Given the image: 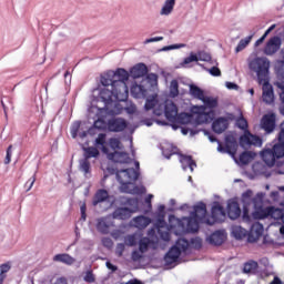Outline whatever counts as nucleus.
Wrapping results in <instances>:
<instances>
[{
	"label": "nucleus",
	"mask_w": 284,
	"mask_h": 284,
	"mask_svg": "<svg viewBox=\"0 0 284 284\" xmlns=\"http://www.w3.org/2000/svg\"><path fill=\"white\" fill-rule=\"evenodd\" d=\"M281 45H283L281 37L274 36L266 42L263 52L266 57H273V54L281 50Z\"/></svg>",
	"instance_id": "nucleus-10"
},
{
	"label": "nucleus",
	"mask_w": 284,
	"mask_h": 284,
	"mask_svg": "<svg viewBox=\"0 0 284 284\" xmlns=\"http://www.w3.org/2000/svg\"><path fill=\"white\" fill-rule=\"evenodd\" d=\"M240 145L242 148H247V145H255L256 148H261V145H263V140L258 135H254L250 133V131H246L240 138Z\"/></svg>",
	"instance_id": "nucleus-12"
},
{
	"label": "nucleus",
	"mask_w": 284,
	"mask_h": 284,
	"mask_svg": "<svg viewBox=\"0 0 284 284\" xmlns=\"http://www.w3.org/2000/svg\"><path fill=\"white\" fill-rule=\"evenodd\" d=\"M193 212L191 213V216L193 219H196L200 223H206L207 225H212L207 216V206L205 203L200 202L197 205L193 207Z\"/></svg>",
	"instance_id": "nucleus-11"
},
{
	"label": "nucleus",
	"mask_w": 284,
	"mask_h": 284,
	"mask_svg": "<svg viewBox=\"0 0 284 284\" xmlns=\"http://www.w3.org/2000/svg\"><path fill=\"white\" fill-rule=\"evenodd\" d=\"M110 227H114V222L109 217H101L98 220L97 230L100 234H110Z\"/></svg>",
	"instance_id": "nucleus-21"
},
{
	"label": "nucleus",
	"mask_w": 284,
	"mask_h": 284,
	"mask_svg": "<svg viewBox=\"0 0 284 284\" xmlns=\"http://www.w3.org/2000/svg\"><path fill=\"white\" fill-rule=\"evenodd\" d=\"M125 205L130 207H118L112 213V217L116 219L118 221H128V219L132 217L134 212L139 211V200L135 197H129L125 201Z\"/></svg>",
	"instance_id": "nucleus-6"
},
{
	"label": "nucleus",
	"mask_w": 284,
	"mask_h": 284,
	"mask_svg": "<svg viewBox=\"0 0 284 284\" xmlns=\"http://www.w3.org/2000/svg\"><path fill=\"white\" fill-rule=\"evenodd\" d=\"M262 160L268 168H274L278 159L284 156V122L281 124V132L278 134V142L271 149L266 148L261 152Z\"/></svg>",
	"instance_id": "nucleus-2"
},
{
	"label": "nucleus",
	"mask_w": 284,
	"mask_h": 284,
	"mask_svg": "<svg viewBox=\"0 0 284 284\" xmlns=\"http://www.w3.org/2000/svg\"><path fill=\"white\" fill-rule=\"evenodd\" d=\"M53 261L55 263H63L64 265H74V263H77V258L72 257L68 253H60L54 255Z\"/></svg>",
	"instance_id": "nucleus-29"
},
{
	"label": "nucleus",
	"mask_w": 284,
	"mask_h": 284,
	"mask_svg": "<svg viewBox=\"0 0 284 284\" xmlns=\"http://www.w3.org/2000/svg\"><path fill=\"white\" fill-rule=\"evenodd\" d=\"M230 128V122L227 121V118H217L212 123V130L215 132V134H223L225 130Z\"/></svg>",
	"instance_id": "nucleus-22"
},
{
	"label": "nucleus",
	"mask_w": 284,
	"mask_h": 284,
	"mask_svg": "<svg viewBox=\"0 0 284 284\" xmlns=\"http://www.w3.org/2000/svg\"><path fill=\"white\" fill-rule=\"evenodd\" d=\"M232 235L237 241H241V239H245V236H247V231L242 226L235 225L232 227Z\"/></svg>",
	"instance_id": "nucleus-42"
},
{
	"label": "nucleus",
	"mask_w": 284,
	"mask_h": 284,
	"mask_svg": "<svg viewBox=\"0 0 284 284\" xmlns=\"http://www.w3.org/2000/svg\"><path fill=\"white\" fill-rule=\"evenodd\" d=\"M264 227L263 224L256 222L251 226V235L248 236L250 243L258 241L260 236H263Z\"/></svg>",
	"instance_id": "nucleus-26"
},
{
	"label": "nucleus",
	"mask_w": 284,
	"mask_h": 284,
	"mask_svg": "<svg viewBox=\"0 0 284 284\" xmlns=\"http://www.w3.org/2000/svg\"><path fill=\"white\" fill-rule=\"evenodd\" d=\"M199 220L191 216V217H183L182 222V233H187V232H199Z\"/></svg>",
	"instance_id": "nucleus-16"
},
{
	"label": "nucleus",
	"mask_w": 284,
	"mask_h": 284,
	"mask_svg": "<svg viewBox=\"0 0 284 284\" xmlns=\"http://www.w3.org/2000/svg\"><path fill=\"white\" fill-rule=\"evenodd\" d=\"M128 128V122L123 118L111 119L108 122L109 132H123Z\"/></svg>",
	"instance_id": "nucleus-18"
},
{
	"label": "nucleus",
	"mask_w": 284,
	"mask_h": 284,
	"mask_svg": "<svg viewBox=\"0 0 284 284\" xmlns=\"http://www.w3.org/2000/svg\"><path fill=\"white\" fill-rule=\"evenodd\" d=\"M131 94L134 99H143V97L148 94V90H145V87L141 84H133L131 87Z\"/></svg>",
	"instance_id": "nucleus-37"
},
{
	"label": "nucleus",
	"mask_w": 284,
	"mask_h": 284,
	"mask_svg": "<svg viewBox=\"0 0 284 284\" xmlns=\"http://www.w3.org/2000/svg\"><path fill=\"white\" fill-rule=\"evenodd\" d=\"M191 121H194V114L178 113L175 115V120H172L171 123H178V125H187Z\"/></svg>",
	"instance_id": "nucleus-32"
},
{
	"label": "nucleus",
	"mask_w": 284,
	"mask_h": 284,
	"mask_svg": "<svg viewBox=\"0 0 284 284\" xmlns=\"http://www.w3.org/2000/svg\"><path fill=\"white\" fill-rule=\"evenodd\" d=\"M193 119L197 125H203V123L210 122V113L205 112V106H194L192 109Z\"/></svg>",
	"instance_id": "nucleus-15"
},
{
	"label": "nucleus",
	"mask_w": 284,
	"mask_h": 284,
	"mask_svg": "<svg viewBox=\"0 0 284 284\" xmlns=\"http://www.w3.org/2000/svg\"><path fill=\"white\" fill-rule=\"evenodd\" d=\"M116 179L120 183V190L121 192H125L126 194H130L132 192V189H130V185L134 183L139 179V171L134 169H124L116 172Z\"/></svg>",
	"instance_id": "nucleus-5"
},
{
	"label": "nucleus",
	"mask_w": 284,
	"mask_h": 284,
	"mask_svg": "<svg viewBox=\"0 0 284 284\" xmlns=\"http://www.w3.org/2000/svg\"><path fill=\"white\" fill-rule=\"evenodd\" d=\"M131 258L134 262L141 261L143 258V253H141V251L135 250L131 253Z\"/></svg>",
	"instance_id": "nucleus-62"
},
{
	"label": "nucleus",
	"mask_w": 284,
	"mask_h": 284,
	"mask_svg": "<svg viewBox=\"0 0 284 284\" xmlns=\"http://www.w3.org/2000/svg\"><path fill=\"white\" fill-rule=\"evenodd\" d=\"M195 54H196L197 61H205V62L212 61V55L205 51H199Z\"/></svg>",
	"instance_id": "nucleus-52"
},
{
	"label": "nucleus",
	"mask_w": 284,
	"mask_h": 284,
	"mask_svg": "<svg viewBox=\"0 0 284 284\" xmlns=\"http://www.w3.org/2000/svg\"><path fill=\"white\" fill-rule=\"evenodd\" d=\"M261 128L266 134H272L276 128V115L274 113L264 115L261 120Z\"/></svg>",
	"instance_id": "nucleus-14"
},
{
	"label": "nucleus",
	"mask_w": 284,
	"mask_h": 284,
	"mask_svg": "<svg viewBox=\"0 0 284 284\" xmlns=\"http://www.w3.org/2000/svg\"><path fill=\"white\" fill-rule=\"evenodd\" d=\"M212 222L211 225L214 223H223L225 221V209L219 202H214L212 210H211Z\"/></svg>",
	"instance_id": "nucleus-13"
},
{
	"label": "nucleus",
	"mask_w": 284,
	"mask_h": 284,
	"mask_svg": "<svg viewBox=\"0 0 284 284\" xmlns=\"http://www.w3.org/2000/svg\"><path fill=\"white\" fill-rule=\"evenodd\" d=\"M150 245H154V242H152V240H150V237H142L139 241V252L141 254H145V252H148V250H150Z\"/></svg>",
	"instance_id": "nucleus-40"
},
{
	"label": "nucleus",
	"mask_w": 284,
	"mask_h": 284,
	"mask_svg": "<svg viewBox=\"0 0 284 284\" xmlns=\"http://www.w3.org/2000/svg\"><path fill=\"white\" fill-rule=\"evenodd\" d=\"M206 72H209V74H211V77H221V69H219V67H213L211 69H205Z\"/></svg>",
	"instance_id": "nucleus-61"
},
{
	"label": "nucleus",
	"mask_w": 284,
	"mask_h": 284,
	"mask_svg": "<svg viewBox=\"0 0 284 284\" xmlns=\"http://www.w3.org/2000/svg\"><path fill=\"white\" fill-rule=\"evenodd\" d=\"M258 270V262L256 261H248L244 264L243 273L244 274H254Z\"/></svg>",
	"instance_id": "nucleus-43"
},
{
	"label": "nucleus",
	"mask_w": 284,
	"mask_h": 284,
	"mask_svg": "<svg viewBox=\"0 0 284 284\" xmlns=\"http://www.w3.org/2000/svg\"><path fill=\"white\" fill-rule=\"evenodd\" d=\"M81 128V122L77 121L71 125V136L72 139H77L79 136V130Z\"/></svg>",
	"instance_id": "nucleus-54"
},
{
	"label": "nucleus",
	"mask_w": 284,
	"mask_h": 284,
	"mask_svg": "<svg viewBox=\"0 0 284 284\" xmlns=\"http://www.w3.org/2000/svg\"><path fill=\"white\" fill-rule=\"evenodd\" d=\"M248 68L256 73L260 83L267 81L270 77V60L267 58H254L248 62Z\"/></svg>",
	"instance_id": "nucleus-4"
},
{
	"label": "nucleus",
	"mask_w": 284,
	"mask_h": 284,
	"mask_svg": "<svg viewBox=\"0 0 284 284\" xmlns=\"http://www.w3.org/2000/svg\"><path fill=\"white\" fill-rule=\"evenodd\" d=\"M237 148L239 143L236 142V138H234V135L225 136V146H223L221 142H217V152H221V154H230L231 156H234Z\"/></svg>",
	"instance_id": "nucleus-8"
},
{
	"label": "nucleus",
	"mask_w": 284,
	"mask_h": 284,
	"mask_svg": "<svg viewBox=\"0 0 284 284\" xmlns=\"http://www.w3.org/2000/svg\"><path fill=\"white\" fill-rule=\"evenodd\" d=\"M90 114H95V116H93V119H97L93 123L94 128H97V130H103L105 128V119L106 115L110 116L109 113H104V115H99V113L97 111H89Z\"/></svg>",
	"instance_id": "nucleus-36"
},
{
	"label": "nucleus",
	"mask_w": 284,
	"mask_h": 284,
	"mask_svg": "<svg viewBox=\"0 0 284 284\" xmlns=\"http://www.w3.org/2000/svg\"><path fill=\"white\" fill-rule=\"evenodd\" d=\"M194 61H199V58H196V53L191 52L190 55L183 60L182 65H190V63H194Z\"/></svg>",
	"instance_id": "nucleus-56"
},
{
	"label": "nucleus",
	"mask_w": 284,
	"mask_h": 284,
	"mask_svg": "<svg viewBox=\"0 0 284 284\" xmlns=\"http://www.w3.org/2000/svg\"><path fill=\"white\" fill-rule=\"evenodd\" d=\"M150 223H152V220L144 215L136 216L132 220L133 226L138 230H145Z\"/></svg>",
	"instance_id": "nucleus-31"
},
{
	"label": "nucleus",
	"mask_w": 284,
	"mask_h": 284,
	"mask_svg": "<svg viewBox=\"0 0 284 284\" xmlns=\"http://www.w3.org/2000/svg\"><path fill=\"white\" fill-rule=\"evenodd\" d=\"M284 212L281 209H276L274 206H268L264 211H262L261 219H274V221H283Z\"/></svg>",
	"instance_id": "nucleus-19"
},
{
	"label": "nucleus",
	"mask_w": 284,
	"mask_h": 284,
	"mask_svg": "<svg viewBox=\"0 0 284 284\" xmlns=\"http://www.w3.org/2000/svg\"><path fill=\"white\" fill-rule=\"evenodd\" d=\"M148 74V65L145 63H138L130 70L132 79H141Z\"/></svg>",
	"instance_id": "nucleus-24"
},
{
	"label": "nucleus",
	"mask_w": 284,
	"mask_h": 284,
	"mask_svg": "<svg viewBox=\"0 0 284 284\" xmlns=\"http://www.w3.org/2000/svg\"><path fill=\"white\" fill-rule=\"evenodd\" d=\"M180 163L183 170H187L189 168L191 172H194V168H196V162L190 155H180Z\"/></svg>",
	"instance_id": "nucleus-34"
},
{
	"label": "nucleus",
	"mask_w": 284,
	"mask_h": 284,
	"mask_svg": "<svg viewBox=\"0 0 284 284\" xmlns=\"http://www.w3.org/2000/svg\"><path fill=\"white\" fill-rule=\"evenodd\" d=\"M189 245H190V243L185 239H179L176 241L175 247H179L181 250V252H185V250H187Z\"/></svg>",
	"instance_id": "nucleus-55"
},
{
	"label": "nucleus",
	"mask_w": 284,
	"mask_h": 284,
	"mask_svg": "<svg viewBox=\"0 0 284 284\" xmlns=\"http://www.w3.org/2000/svg\"><path fill=\"white\" fill-rule=\"evenodd\" d=\"M83 281L85 283H94V281H97V277L94 276V273H92V271H87L83 276Z\"/></svg>",
	"instance_id": "nucleus-58"
},
{
	"label": "nucleus",
	"mask_w": 284,
	"mask_h": 284,
	"mask_svg": "<svg viewBox=\"0 0 284 284\" xmlns=\"http://www.w3.org/2000/svg\"><path fill=\"white\" fill-rule=\"evenodd\" d=\"M179 256H181V248L178 246H172L165 254L164 261L168 263V265H172V263H176V261H179Z\"/></svg>",
	"instance_id": "nucleus-28"
},
{
	"label": "nucleus",
	"mask_w": 284,
	"mask_h": 284,
	"mask_svg": "<svg viewBox=\"0 0 284 284\" xmlns=\"http://www.w3.org/2000/svg\"><path fill=\"white\" fill-rule=\"evenodd\" d=\"M251 205H253L255 212L253 213L254 219H258L261 220V216L263 214V212H265L264 205H265V193L260 192L257 193L253 199H252V203Z\"/></svg>",
	"instance_id": "nucleus-9"
},
{
	"label": "nucleus",
	"mask_w": 284,
	"mask_h": 284,
	"mask_svg": "<svg viewBox=\"0 0 284 284\" xmlns=\"http://www.w3.org/2000/svg\"><path fill=\"white\" fill-rule=\"evenodd\" d=\"M174 6H176V0H165L160 10L161 17H170V13L174 12Z\"/></svg>",
	"instance_id": "nucleus-33"
},
{
	"label": "nucleus",
	"mask_w": 284,
	"mask_h": 284,
	"mask_svg": "<svg viewBox=\"0 0 284 284\" xmlns=\"http://www.w3.org/2000/svg\"><path fill=\"white\" fill-rule=\"evenodd\" d=\"M109 161H113L114 163H130V154L126 152L115 151L113 153L106 154Z\"/></svg>",
	"instance_id": "nucleus-23"
},
{
	"label": "nucleus",
	"mask_w": 284,
	"mask_h": 284,
	"mask_svg": "<svg viewBox=\"0 0 284 284\" xmlns=\"http://www.w3.org/2000/svg\"><path fill=\"white\" fill-rule=\"evenodd\" d=\"M254 192L252 190H247L242 194V203L244 205V211H243V221H250V215L247 214V209L250 205H252V200L254 199Z\"/></svg>",
	"instance_id": "nucleus-20"
},
{
	"label": "nucleus",
	"mask_w": 284,
	"mask_h": 284,
	"mask_svg": "<svg viewBox=\"0 0 284 284\" xmlns=\"http://www.w3.org/2000/svg\"><path fill=\"white\" fill-rule=\"evenodd\" d=\"M170 94L171 97H179V81L172 80L170 84Z\"/></svg>",
	"instance_id": "nucleus-53"
},
{
	"label": "nucleus",
	"mask_w": 284,
	"mask_h": 284,
	"mask_svg": "<svg viewBox=\"0 0 284 284\" xmlns=\"http://www.w3.org/2000/svg\"><path fill=\"white\" fill-rule=\"evenodd\" d=\"M206 108L214 109L219 105V100L212 97H205L201 100Z\"/></svg>",
	"instance_id": "nucleus-47"
},
{
	"label": "nucleus",
	"mask_w": 284,
	"mask_h": 284,
	"mask_svg": "<svg viewBox=\"0 0 284 284\" xmlns=\"http://www.w3.org/2000/svg\"><path fill=\"white\" fill-rule=\"evenodd\" d=\"M136 243V234H130L124 237V245H128V247H134Z\"/></svg>",
	"instance_id": "nucleus-49"
},
{
	"label": "nucleus",
	"mask_w": 284,
	"mask_h": 284,
	"mask_svg": "<svg viewBox=\"0 0 284 284\" xmlns=\"http://www.w3.org/2000/svg\"><path fill=\"white\" fill-rule=\"evenodd\" d=\"M252 159H254V156H252V152H243L241 155H240V162L243 164V165H247Z\"/></svg>",
	"instance_id": "nucleus-51"
},
{
	"label": "nucleus",
	"mask_w": 284,
	"mask_h": 284,
	"mask_svg": "<svg viewBox=\"0 0 284 284\" xmlns=\"http://www.w3.org/2000/svg\"><path fill=\"white\" fill-rule=\"evenodd\" d=\"M83 159L90 161V159H98L100 152L95 146L83 148Z\"/></svg>",
	"instance_id": "nucleus-38"
},
{
	"label": "nucleus",
	"mask_w": 284,
	"mask_h": 284,
	"mask_svg": "<svg viewBox=\"0 0 284 284\" xmlns=\"http://www.w3.org/2000/svg\"><path fill=\"white\" fill-rule=\"evenodd\" d=\"M108 199H110V193H108V191L104 189H100L93 196L92 205L97 207L99 203H104V201H108Z\"/></svg>",
	"instance_id": "nucleus-30"
},
{
	"label": "nucleus",
	"mask_w": 284,
	"mask_h": 284,
	"mask_svg": "<svg viewBox=\"0 0 284 284\" xmlns=\"http://www.w3.org/2000/svg\"><path fill=\"white\" fill-rule=\"evenodd\" d=\"M12 161V144L8 146L7 149V155L4 159V164L10 165V162Z\"/></svg>",
	"instance_id": "nucleus-60"
},
{
	"label": "nucleus",
	"mask_w": 284,
	"mask_h": 284,
	"mask_svg": "<svg viewBox=\"0 0 284 284\" xmlns=\"http://www.w3.org/2000/svg\"><path fill=\"white\" fill-rule=\"evenodd\" d=\"M102 245L104 247H108V250H111V247L114 245V242H112V239H110V237H103Z\"/></svg>",
	"instance_id": "nucleus-64"
},
{
	"label": "nucleus",
	"mask_w": 284,
	"mask_h": 284,
	"mask_svg": "<svg viewBox=\"0 0 284 284\" xmlns=\"http://www.w3.org/2000/svg\"><path fill=\"white\" fill-rule=\"evenodd\" d=\"M226 239L227 235L225 234V231H215L209 236V243H211V245H223Z\"/></svg>",
	"instance_id": "nucleus-27"
},
{
	"label": "nucleus",
	"mask_w": 284,
	"mask_h": 284,
	"mask_svg": "<svg viewBox=\"0 0 284 284\" xmlns=\"http://www.w3.org/2000/svg\"><path fill=\"white\" fill-rule=\"evenodd\" d=\"M10 270H12V264H10V262L0 265V284L6 282V278H8V272H10Z\"/></svg>",
	"instance_id": "nucleus-41"
},
{
	"label": "nucleus",
	"mask_w": 284,
	"mask_h": 284,
	"mask_svg": "<svg viewBox=\"0 0 284 284\" xmlns=\"http://www.w3.org/2000/svg\"><path fill=\"white\" fill-rule=\"evenodd\" d=\"M128 79H130V73L125 69L108 71L101 75L103 88L100 90L97 104H92L89 112H97L99 116L121 114L119 102L128 101L129 91L125 83Z\"/></svg>",
	"instance_id": "nucleus-1"
},
{
	"label": "nucleus",
	"mask_w": 284,
	"mask_h": 284,
	"mask_svg": "<svg viewBox=\"0 0 284 284\" xmlns=\"http://www.w3.org/2000/svg\"><path fill=\"white\" fill-rule=\"evenodd\" d=\"M262 87L263 93H262V101L266 103L267 105H272L274 103V88L267 80H265Z\"/></svg>",
	"instance_id": "nucleus-17"
},
{
	"label": "nucleus",
	"mask_w": 284,
	"mask_h": 284,
	"mask_svg": "<svg viewBox=\"0 0 284 284\" xmlns=\"http://www.w3.org/2000/svg\"><path fill=\"white\" fill-rule=\"evenodd\" d=\"M155 227L158 230L160 239H162V241L168 242L170 241L171 230H179V232H181L183 227V219L179 220L176 216L170 215L168 225V223L165 222V215H161L155 223Z\"/></svg>",
	"instance_id": "nucleus-3"
},
{
	"label": "nucleus",
	"mask_w": 284,
	"mask_h": 284,
	"mask_svg": "<svg viewBox=\"0 0 284 284\" xmlns=\"http://www.w3.org/2000/svg\"><path fill=\"white\" fill-rule=\"evenodd\" d=\"M253 38H254V34H251V36L240 40L239 44L235 48V52L236 53L243 52V50H245L247 48V45H250Z\"/></svg>",
	"instance_id": "nucleus-44"
},
{
	"label": "nucleus",
	"mask_w": 284,
	"mask_h": 284,
	"mask_svg": "<svg viewBox=\"0 0 284 284\" xmlns=\"http://www.w3.org/2000/svg\"><path fill=\"white\" fill-rule=\"evenodd\" d=\"M153 112L155 116H161L162 114H164L170 123H172V121H176L179 108L172 102V100H166L163 104H160L158 108H155Z\"/></svg>",
	"instance_id": "nucleus-7"
},
{
	"label": "nucleus",
	"mask_w": 284,
	"mask_h": 284,
	"mask_svg": "<svg viewBox=\"0 0 284 284\" xmlns=\"http://www.w3.org/2000/svg\"><path fill=\"white\" fill-rule=\"evenodd\" d=\"M227 215L231 221H236L241 216V206L236 201H230L227 203Z\"/></svg>",
	"instance_id": "nucleus-25"
},
{
	"label": "nucleus",
	"mask_w": 284,
	"mask_h": 284,
	"mask_svg": "<svg viewBox=\"0 0 284 284\" xmlns=\"http://www.w3.org/2000/svg\"><path fill=\"white\" fill-rule=\"evenodd\" d=\"M180 48H185V44L180 43V44L166 45L162 50H163V52H168V50H180Z\"/></svg>",
	"instance_id": "nucleus-63"
},
{
	"label": "nucleus",
	"mask_w": 284,
	"mask_h": 284,
	"mask_svg": "<svg viewBox=\"0 0 284 284\" xmlns=\"http://www.w3.org/2000/svg\"><path fill=\"white\" fill-rule=\"evenodd\" d=\"M159 101L156 100V98H152V99H146V102L144 104V110L148 112L150 110H156V108H159Z\"/></svg>",
	"instance_id": "nucleus-48"
},
{
	"label": "nucleus",
	"mask_w": 284,
	"mask_h": 284,
	"mask_svg": "<svg viewBox=\"0 0 284 284\" xmlns=\"http://www.w3.org/2000/svg\"><path fill=\"white\" fill-rule=\"evenodd\" d=\"M125 252V244L123 243H118L115 246V254L121 258L123 256V253Z\"/></svg>",
	"instance_id": "nucleus-59"
},
{
	"label": "nucleus",
	"mask_w": 284,
	"mask_h": 284,
	"mask_svg": "<svg viewBox=\"0 0 284 284\" xmlns=\"http://www.w3.org/2000/svg\"><path fill=\"white\" fill-rule=\"evenodd\" d=\"M189 92L193 99H197L199 101H202V99L205 97V92L196 84H190Z\"/></svg>",
	"instance_id": "nucleus-39"
},
{
	"label": "nucleus",
	"mask_w": 284,
	"mask_h": 284,
	"mask_svg": "<svg viewBox=\"0 0 284 284\" xmlns=\"http://www.w3.org/2000/svg\"><path fill=\"white\" fill-rule=\"evenodd\" d=\"M179 152V149L174 145H168L162 148V154L165 156V159H171L173 154H176Z\"/></svg>",
	"instance_id": "nucleus-45"
},
{
	"label": "nucleus",
	"mask_w": 284,
	"mask_h": 284,
	"mask_svg": "<svg viewBox=\"0 0 284 284\" xmlns=\"http://www.w3.org/2000/svg\"><path fill=\"white\" fill-rule=\"evenodd\" d=\"M235 124L237 125V128L240 130H247V120H245V118H243V116H240L236 120Z\"/></svg>",
	"instance_id": "nucleus-57"
},
{
	"label": "nucleus",
	"mask_w": 284,
	"mask_h": 284,
	"mask_svg": "<svg viewBox=\"0 0 284 284\" xmlns=\"http://www.w3.org/2000/svg\"><path fill=\"white\" fill-rule=\"evenodd\" d=\"M109 145L112 150H123V144L121 143V140L116 138H111L109 140Z\"/></svg>",
	"instance_id": "nucleus-50"
},
{
	"label": "nucleus",
	"mask_w": 284,
	"mask_h": 284,
	"mask_svg": "<svg viewBox=\"0 0 284 284\" xmlns=\"http://www.w3.org/2000/svg\"><path fill=\"white\" fill-rule=\"evenodd\" d=\"M108 135L105 133H100L95 139L94 145L95 148H101L103 154H109L110 150L105 146Z\"/></svg>",
	"instance_id": "nucleus-35"
},
{
	"label": "nucleus",
	"mask_w": 284,
	"mask_h": 284,
	"mask_svg": "<svg viewBox=\"0 0 284 284\" xmlns=\"http://www.w3.org/2000/svg\"><path fill=\"white\" fill-rule=\"evenodd\" d=\"M79 170L80 172H83L84 176H88L90 174V160H85L84 158L80 160L79 162Z\"/></svg>",
	"instance_id": "nucleus-46"
}]
</instances>
